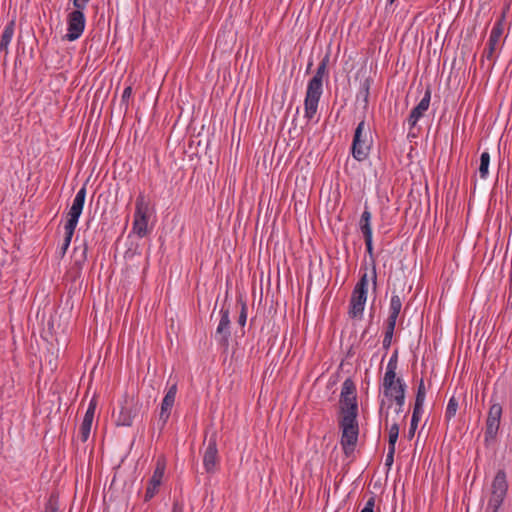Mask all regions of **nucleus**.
I'll use <instances>...</instances> for the list:
<instances>
[{"mask_svg": "<svg viewBox=\"0 0 512 512\" xmlns=\"http://www.w3.org/2000/svg\"><path fill=\"white\" fill-rule=\"evenodd\" d=\"M457 410H458V401L454 396H452L449 399L447 407H446V411H445L446 420H448V421L451 420L456 415Z\"/></svg>", "mask_w": 512, "mask_h": 512, "instance_id": "obj_27", "label": "nucleus"}, {"mask_svg": "<svg viewBox=\"0 0 512 512\" xmlns=\"http://www.w3.org/2000/svg\"><path fill=\"white\" fill-rule=\"evenodd\" d=\"M136 413L129 407L122 406L117 418V425L131 426L133 424Z\"/></svg>", "mask_w": 512, "mask_h": 512, "instance_id": "obj_20", "label": "nucleus"}, {"mask_svg": "<svg viewBox=\"0 0 512 512\" xmlns=\"http://www.w3.org/2000/svg\"><path fill=\"white\" fill-rule=\"evenodd\" d=\"M369 90H370V80L365 79L361 82V86L359 92L357 94V100H362L364 102L365 107L369 102Z\"/></svg>", "mask_w": 512, "mask_h": 512, "instance_id": "obj_25", "label": "nucleus"}, {"mask_svg": "<svg viewBox=\"0 0 512 512\" xmlns=\"http://www.w3.org/2000/svg\"><path fill=\"white\" fill-rule=\"evenodd\" d=\"M45 512H59L58 511V496L51 495Z\"/></svg>", "mask_w": 512, "mask_h": 512, "instance_id": "obj_33", "label": "nucleus"}, {"mask_svg": "<svg viewBox=\"0 0 512 512\" xmlns=\"http://www.w3.org/2000/svg\"><path fill=\"white\" fill-rule=\"evenodd\" d=\"M74 256L76 257L75 263L77 265H80L86 259V248L85 247L76 248L74 250Z\"/></svg>", "mask_w": 512, "mask_h": 512, "instance_id": "obj_32", "label": "nucleus"}, {"mask_svg": "<svg viewBox=\"0 0 512 512\" xmlns=\"http://www.w3.org/2000/svg\"><path fill=\"white\" fill-rule=\"evenodd\" d=\"M59 249H60V253L62 255H64V244H62Z\"/></svg>", "mask_w": 512, "mask_h": 512, "instance_id": "obj_41", "label": "nucleus"}, {"mask_svg": "<svg viewBox=\"0 0 512 512\" xmlns=\"http://www.w3.org/2000/svg\"><path fill=\"white\" fill-rule=\"evenodd\" d=\"M219 463L218 448H217V435L213 433L207 443L203 455V467L209 474H213L217 470Z\"/></svg>", "mask_w": 512, "mask_h": 512, "instance_id": "obj_10", "label": "nucleus"}, {"mask_svg": "<svg viewBox=\"0 0 512 512\" xmlns=\"http://www.w3.org/2000/svg\"><path fill=\"white\" fill-rule=\"evenodd\" d=\"M176 394H177V384L174 383L168 388V390L162 400V403H161L159 419H158V426H159L160 430L164 429V427L166 426V424L169 420L172 408L175 403Z\"/></svg>", "mask_w": 512, "mask_h": 512, "instance_id": "obj_11", "label": "nucleus"}, {"mask_svg": "<svg viewBox=\"0 0 512 512\" xmlns=\"http://www.w3.org/2000/svg\"><path fill=\"white\" fill-rule=\"evenodd\" d=\"M339 405V427L342 432L340 444L344 454L350 456L355 451L359 436L356 386L351 378H347L342 384Z\"/></svg>", "mask_w": 512, "mask_h": 512, "instance_id": "obj_1", "label": "nucleus"}, {"mask_svg": "<svg viewBox=\"0 0 512 512\" xmlns=\"http://www.w3.org/2000/svg\"><path fill=\"white\" fill-rule=\"evenodd\" d=\"M165 469H166L165 460L162 458H159L156 462L155 469H154L153 474H152V476L148 482V485L146 487V492H145V496H144V500L146 502L150 501L157 494L159 487L162 483Z\"/></svg>", "mask_w": 512, "mask_h": 512, "instance_id": "obj_12", "label": "nucleus"}, {"mask_svg": "<svg viewBox=\"0 0 512 512\" xmlns=\"http://www.w3.org/2000/svg\"><path fill=\"white\" fill-rule=\"evenodd\" d=\"M14 27L15 22L12 20L10 21L4 28L1 41H0V50L4 51L5 54H8V47L12 41L13 35H14Z\"/></svg>", "mask_w": 512, "mask_h": 512, "instance_id": "obj_19", "label": "nucleus"}, {"mask_svg": "<svg viewBox=\"0 0 512 512\" xmlns=\"http://www.w3.org/2000/svg\"><path fill=\"white\" fill-rule=\"evenodd\" d=\"M395 447H388V453L385 459V466L390 468L394 461Z\"/></svg>", "mask_w": 512, "mask_h": 512, "instance_id": "obj_35", "label": "nucleus"}, {"mask_svg": "<svg viewBox=\"0 0 512 512\" xmlns=\"http://www.w3.org/2000/svg\"><path fill=\"white\" fill-rule=\"evenodd\" d=\"M367 294L352 292L349 304V316L353 319L362 318Z\"/></svg>", "mask_w": 512, "mask_h": 512, "instance_id": "obj_16", "label": "nucleus"}, {"mask_svg": "<svg viewBox=\"0 0 512 512\" xmlns=\"http://www.w3.org/2000/svg\"><path fill=\"white\" fill-rule=\"evenodd\" d=\"M312 64H313V63H312V61H310V62L308 63V67H307V69H309V68L312 66Z\"/></svg>", "mask_w": 512, "mask_h": 512, "instance_id": "obj_42", "label": "nucleus"}, {"mask_svg": "<svg viewBox=\"0 0 512 512\" xmlns=\"http://www.w3.org/2000/svg\"><path fill=\"white\" fill-rule=\"evenodd\" d=\"M394 0H391V2H393Z\"/></svg>", "mask_w": 512, "mask_h": 512, "instance_id": "obj_45", "label": "nucleus"}, {"mask_svg": "<svg viewBox=\"0 0 512 512\" xmlns=\"http://www.w3.org/2000/svg\"><path fill=\"white\" fill-rule=\"evenodd\" d=\"M360 281L363 282V283H366L368 285V274L367 272H365L361 278H360Z\"/></svg>", "mask_w": 512, "mask_h": 512, "instance_id": "obj_40", "label": "nucleus"}, {"mask_svg": "<svg viewBox=\"0 0 512 512\" xmlns=\"http://www.w3.org/2000/svg\"><path fill=\"white\" fill-rule=\"evenodd\" d=\"M132 95V87L128 86L124 89L121 97V103L125 105L126 109L128 108V101Z\"/></svg>", "mask_w": 512, "mask_h": 512, "instance_id": "obj_34", "label": "nucleus"}, {"mask_svg": "<svg viewBox=\"0 0 512 512\" xmlns=\"http://www.w3.org/2000/svg\"><path fill=\"white\" fill-rule=\"evenodd\" d=\"M95 409H96V404L92 400L89 403V406H88V408L86 410V413L84 415L83 421H88L89 423H92L93 419H94Z\"/></svg>", "mask_w": 512, "mask_h": 512, "instance_id": "obj_31", "label": "nucleus"}, {"mask_svg": "<svg viewBox=\"0 0 512 512\" xmlns=\"http://www.w3.org/2000/svg\"><path fill=\"white\" fill-rule=\"evenodd\" d=\"M510 289H511V292H512V286H511V288H510Z\"/></svg>", "mask_w": 512, "mask_h": 512, "instance_id": "obj_44", "label": "nucleus"}, {"mask_svg": "<svg viewBox=\"0 0 512 512\" xmlns=\"http://www.w3.org/2000/svg\"><path fill=\"white\" fill-rule=\"evenodd\" d=\"M425 398H426L425 384H424V380L421 379L418 384V387H417L414 408L423 409Z\"/></svg>", "mask_w": 512, "mask_h": 512, "instance_id": "obj_22", "label": "nucleus"}, {"mask_svg": "<svg viewBox=\"0 0 512 512\" xmlns=\"http://www.w3.org/2000/svg\"><path fill=\"white\" fill-rule=\"evenodd\" d=\"M330 55L326 54L320 61L315 74L308 81L304 99V117L312 121L317 114L319 102L323 94V80L328 77L327 67Z\"/></svg>", "mask_w": 512, "mask_h": 512, "instance_id": "obj_2", "label": "nucleus"}, {"mask_svg": "<svg viewBox=\"0 0 512 512\" xmlns=\"http://www.w3.org/2000/svg\"><path fill=\"white\" fill-rule=\"evenodd\" d=\"M246 321H247V307H246V304L243 303L240 315L238 317V323H239V325L244 326L246 324Z\"/></svg>", "mask_w": 512, "mask_h": 512, "instance_id": "obj_36", "label": "nucleus"}, {"mask_svg": "<svg viewBox=\"0 0 512 512\" xmlns=\"http://www.w3.org/2000/svg\"><path fill=\"white\" fill-rule=\"evenodd\" d=\"M431 93V88L427 87L423 98L420 100L417 106L411 110L410 115L407 118L409 129H413L417 125L420 118H422L425 112L428 110L431 101Z\"/></svg>", "mask_w": 512, "mask_h": 512, "instance_id": "obj_15", "label": "nucleus"}, {"mask_svg": "<svg viewBox=\"0 0 512 512\" xmlns=\"http://www.w3.org/2000/svg\"><path fill=\"white\" fill-rule=\"evenodd\" d=\"M395 326H396V324L386 322V328H385L384 338H383V342H382L383 348L385 350H388L391 346Z\"/></svg>", "mask_w": 512, "mask_h": 512, "instance_id": "obj_26", "label": "nucleus"}, {"mask_svg": "<svg viewBox=\"0 0 512 512\" xmlns=\"http://www.w3.org/2000/svg\"><path fill=\"white\" fill-rule=\"evenodd\" d=\"M91 426L92 423H89L88 421H82L79 428V436L83 442L89 438Z\"/></svg>", "mask_w": 512, "mask_h": 512, "instance_id": "obj_29", "label": "nucleus"}, {"mask_svg": "<svg viewBox=\"0 0 512 512\" xmlns=\"http://www.w3.org/2000/svg\"><path fill=\"white\" fill-rule=\"evenodd\" d=\"M372 214L368 207L365 206L364 211L361 214L359 221V229L363 234L364 239L373 238L372 236V225H371Z\"/></svg>", "mask_w": 512, "mask_h": 512, "instance_id": "obj_17", "label": "nucleus"}, {"mask_svg": "<svg viewBox=\"0 0 512 512\" xmlns=\"http://www.w3.org/2000/svg\"><path fill=\"white\" fill-rule=\"evenodd\" d=\"M89 0H73V9L67 15L66 40L74 41L81 37L86 26L84 10Z\"/></svg>", "mask_w": 512, "mask_h": 512, "instance_id": "obj_4", "label": "nucleus"}, {"mask_svg": "<svg viewBox=\"0 0 512 512\" xmlns=\"http://www.w3.org/2000/svg\"><path fill=\"white\" fill-rule=\"evenodd\" d=\"M508 490V483L506 474L503 470H499L492 482V495L489 500V505L497 510L503 503Z\"/></svg>", "mask_w": 512, "mask_h": 512, "instance_id": "obj_8", "label": "nucleus"}, {"mask_svg": "<svg viewBox=\"0 0 512 512\" xmlns=\"http://www.w3.org/2000/svg\"><path fill=\"white\" fill-rule=\"evenodd\" d=\"M86 198V187L83 186L75 195L70 210L68 212L69 219L66 222V249L68 248L74 230L78 224L79 217L83 211Z\"/></svg>", "mask_w": 512, "mask_h": 512, "instance_id": "obj_7", "label": "nucleus"}, {"mask_svg": "<svg viewBox=\"0 0 512 512\" xmlns=\"http://www.w3.org/2000/svg\"><path fill=\"white\" fill-rule=\"evenodd\" d=\"M372 145L373 138L371 135V129L365 119H362L358 123L353 136L351 147L353 158L359 162L366 160L370 154Z\"/></svg>", "mask_w": 512, "mask_h": 512, "instance_id": "obj_3", "label": "nucleus"}, {"mask_svg": "<svg viewBox=\"0 0 512 512\" xmlns=\"http://www.w3.org/2000/svg\"><path fill=\"white\" fill-rule=\"evenodd\" d=\"M398 366V356L397 351L390 357L386 371L382 381L383 394L389 400H392L399 390V387L403 389V393L406 391V384L404 380L400 377H397L396 370Z\"/></svg>", "mask_w": 512, "mask_h": 512, "instance_id": "obj_5", "label": "nucleus"}, {"mask_svg": "<svg viewBox=\"0 0 512 512\" xmlns=\"http://www.w3.org/2000/svg\"><path fill=\"white\" fill-rule=\"evenodd\" d=\"M402 300L399 295L392 294L389 304V315L386 320L387 323L396 324L397 318L401 312Z\"/></svg>", "mask_w": 512, "mask_h": 512, "instance_id": "obj_18", "label": "nucleus"}, {"mask_svg": "<svg viewBox=\"0 0 512 512\" xmlns=\"http://www.w3.org/2000/svg\"><path fill=\"white\" fill-rule=\"evenodd\" d=\"M502 416V406L499 403L492 404L489 408L487 420H486V431L485 438L494 439L498 433L500 420Z\"/></svg>", "mask_w": 512, "mask_h": 512, "instance_id": "obj_13", "label": "nucleus"}, {"mask_svg": "<svg viewBox=\"0 0 512 512\" xmlns=\"http://www.w3.org/2000/svg\"><path fill=\"white\" fill-rule=\"evenodd\" d=\"M374 506H375V496L372 495L367 501H366V504L364 506V508L362 510L364 511H369V512H374Z\"/></svg>", "mask_w": 512, "mask_h": 512, "instance_id": "obj_38", "label": "nucleus"}, {"mask_svg": "<svg viewBox=\"0 0 512 512\" xmlns=\"http://www.w3.org/2000/svg\"><path fill=\"white\" fill-rule=\"evenodd\" d=\"M392 400H394L396 405L398 406L396 409V413L399 414L402 411V407L405 403V393H403L402 388L399 387L397 395H395V397H393Z\"/></svg>", "mask_w": 512, "mask_h": 512, "instance_id": "obj_30", "label": "nucleus"}, {"mask_svg": "<svg viewBox=\"0 0 512 512\" xmlns=\"http://www.w3.org/2000/svg\"><path fill=\"white\" fill-rule=\"evenodd\" d=\"M103 512H109L108 510H104Z\"/></svg>", "mask_w": 512, "mask_h": 512, "instance_id": "obj_43", "label": "nucleus"}, {"mask_svg": "<svg viewBox=\"0 0 512 512\" xmlns=\"http://www.w3.org/2000/svg\"><path fill=\"white\" fill-rule=\"evenodd\" d=\"M354 292L356 293H364V294H367V291H368V285L366 283H363L361 282L360 280L357 282V284L355 285L354 289H353Z\"/></svg>", "mask_w": 512, "mask_h": 512, "instance_id": "obj_37", "label": "nucleus"}, {"mask_svg": "<svg viewBox=\"0 0 512 512\" xmlns=\"http://www.w3.org/2000/svg\"><path fill=\"white\" fill-rule=\"evenodd\" d=\"M220 316V321L215 332V339L221 348L227 350L229 348L231 336V321L229 309L221 308Z\"/></svg>", "mask_w": 512, "mask_h": 512, "instance_id": "obj_9", "label": "nucleus"}, {"mask_svg": "<svg viewBox=\"0 0 512 512\" xmlns=\"http://www.w3.org/2000/svg\"><path fill=\"white\" fill-rule=\"evenodd\" d=\"M504 32V15H502L493 25L492 30L490 32V36L486 45V48L483 51V57L487 59H492L494 52L496 51L497 45L500 41Z\"/></svg>", "mask_w": 512, "mask_h": 512, "instance_id": "obj_14", "label": "nucleus"}, {"mask_svg": "<svg viewBox=\"0 0 512 512\" xmlns=\"http://www.w3.org/2000/svg\"><path fill=\"white\" fill-rule=\"evenodd\" d=\"M171 512H184V506L179 501H174Z\"/></svg>", "mask_w": 512, "mask_h": 512, "instance_id": "obj_39", "label": "nucleus"}, {"mask_svg": "<svg viewBox=\"0 0 512 512\" xmlns=\"http://www.w3.org/2000/svg\"><path fill=\"white\" fill-rule=\"evenodd\" d=\"M490 154L487 151L482 152L480 156L479 173L482 179H486L489 173Z\"/></svg>", "mask_w": 512, "mask_h": 512, "instance_id": "obj_23", "label": "nucleus"}, {"mask_svg": "<svg viewBox=\"0 0 512 512\" xmlns=\"http://www.w3.org/2000/svg\"><path fill=\"white\" fill-rule=\"evenodd\" d=\"M422 414H423V409H416V408L413 409L412 418H411V422H410V428H409V432H408V437L410 439L415 434L418 423L421 420Z\"/></svg>", "mask_w": 512, "mask_h": 512, "instance_id": "obj_24", "label": "nucleus"}, {"mask_svg": "<svg viewBox=\"0 0 512 512\" xmlns=\"http://www.w3.org/2000/svg\"><path fill=\"white\" fill-rule=\"evenodd\" d=\"M364 241H365V245H366V252L369 255L371 263H372L371 278H372L374 287H376L377 272H376L375 258H374L373 238L364 239Z\"/></svg>", "mask_w": 512, "mask_h": 512, "instance_id": "obj_21", "label": "nucleus"}, {"mask_svg": "<svg viewBox=\"0 0 512 512\" xmlns=\"http://www.w3.org/2000/svg\"><path fill=\"white\" fill-rule=\"evenodd\" d=\"M151 215L150 203L143 193L136 198L132 232L139 238L145 237L149 233L148 221Z\"/></svg>", "mask_w": 512, "mask_h": 512, "instance_id": "obj_6", "label": "nucleus"}, {"mask_svg": "<svg viewBox=\"0 0 512 512\" xmlns=\"http://www.w3.org/2000/svg\"><path fill=\"white\" fill-rule=\"evenodd\" d=\"M398 436H399V425L396 422H394L389 428V438H388L389 447H395Z\"/></svg>", "mask_w": 512, "mask_h": 512, "instance_id": "obj_28", "label": "nucleus"}]
</instances>
